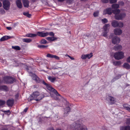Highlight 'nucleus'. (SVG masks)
I'll return each instance as SVG.
<instances>
[{
	"label": "nucleus",
	"instance_id": "obj_1",
	"mask_svg": "<svg viewBox=\"0 0 130 130\" xmlns=\"http://www.w3.org/2000/svg\"><path fill=\"white\" fill-rule=\"evenodd\" d=\"M86 121L84 118L81 117L71 124L68 125L65 124L62 126L65 129H69L71 130H88L87 127L83 124Z\"/></svg>",
	"mask_w": 130,
	"mask_h": 130
},
{
	"label": "nucleus",
	"instance_id": "obj_2",
	"mask_svg": "<svg viewBox=\"0 0 130 130\" xmlns=\"http://www.w3.org/2000/svg\"><path fill=\"white\" fill-rule=\"evenodd\" d=\"M44 97V95L42 94H39L38 91L34 92L28 99V101H31L32 100H35L37 101L41 100Z\"/></svg>",
	"mask_w": 130,
	"mask_h": 130
},
{
	"label": "nucleus",
	"instance_id": "obj_61",
	"mask_svg": "<svg viewBox=\"0 0 130 130\" xmlns=\"http://www.w3.org/2000/svg\"><path fill=\"white\" fill-rule=\"evenodd\" d=\"M66 56H68V57H69V58H70V56L69 55H68V54L66 55Z\"/></svg>",
	"mask_w": 130,
	"mask_h": 130
},
{
	"label": "nucleus",
	"instance_id": "obj_18",
	"mask_svg": "<svg viewBox=\"0 0 130 130\" xmlns=\"http://www.w3.org/2000/svg\"><path fill=\"white\" fill-rule=\"evenodd\" d=\"M122 47L120 45H118L115 46L113 48V49L115 51H121L122 49Z\"/></svg>",
	"mask_w": 130,
	"mask_h": 130
},
{
	"label": "nucleus",
	"instance_id": "obj_50",
	"mask_svg": "<svg viewBox=\"0 0 130 130\" xmlns=\"http://www.w3.org/2000/svg\"><path fill=\"white\" fill-rule=\"evenodd\" d=\"M0 12L1 14H3L5 13V11L4 10L1 9L0 11Z\"/></svg>",
	"mask_w": 130,
	"mask_h": 130
},
{
	"label": "nucleus",
	"instance_id": "obj_12",
	"mask_svg": "<svg viewBox=\"0 0 130 130\" xmlns=\"http://www.w3.org/2000/svg\"><path fill=\"white\" fill-rule=\"evenodd\" d=\"M113 10L111 8H109L104 10L103 11V14H110L112 12Z\"/></svg>",
	"mask_w": 130,
	"mask_h": 130
},
{
	"label": "nucleus",
	"instance_id": "obj_39",
	"mask_svg": "<svg viewBox=\"0 0 130 130\" xmlns=\"http://www.w3.org/2000/svg\"><path fill=\"white\" fill-rule=\"evenodd\" d=\"M123 106L124 108L127 110H128L130 107H129V105L127 104H124L123 105Z\"/></svg>",
	"mask_w": 130,
	"mask_h": 130
},
{
	"label": "nucleus",
	"instance_id": "obj_38",
	"mask_svg": "<svg viewBox=\"0 0 130 130\" xmlns=\"http://www.w3.org/2000/svg\"><path fill=\"white\" fill-rule=\"evenodd\" d=\"M46 43L47 41L44 39H42L40 41V43L42 44H45Z\"/></svg>",
	"mask_w": 130,
	"mask_h": 130
},
{
	"label": "nucleus",
	"instance_id": "obj_21",
	"mask_svg": "<svg viewBox=\"0 0 130 130\" xmlns=\"http://www.w3.org/2000/svg\"><path fill=\"white\" fill-rule=\"evenodd\" d=\"M46 39L50 41H54L57 40V38L56 37H49L46 38Z\"/></svg>",
	"mask_w": 130,
	"mask_h": 130
},
{
	"label": "nucleus",
	"instance_id": "obj_51",
	"mask_svg": "<svg viewBox=\"0 0 130 130\" xmlns=\"http://www.w3.org/2000/svg\"><path fill=\"white\" fill-rule=\"evenodd\" d=\"M126 61L128 62H130V56L127 58Z\"/></svg>",
	"mask_w": 130,
	"mask_h": 130
},
{
	"label": "nucleus",
	"instance_id": "obj_3",
	"mask_svg": "<svg viewBox=\"0 0 130 130\" xmlns=\"http://www.w3.org/2000/svg\"><path fill=\"white\" fill-rule=\"evenodd\" d=\"M124 53L120 51L115 53L114 57L115 58L118 60L121 59L124 57Z\"/></svg>",
	"mask_w": 130,
	"mask_h": 130
},
{
	"label": "nucleus",
	"instance_id": "obj_22",
	"mask_svg": "<svg viewBox=\"0 0 130 130\" xmlns=\"http://www.w3.org/2000/svg\"><path fill=\"white\" fill-rule=\"evenodd\" d=\"M11 37L9 36H5L2 37L0 40L1 41H3L5 40H7L9 39Z\"/></svg>",
	"mask_w": 130,
	"mask_h": 130
},
{
	"label": "nucleus",
	"instance_id": "obj_26",
	"mask_svg": "<svg viewBox=\"0 0 130 130\" xmlns=\"http://www.w3.org/2000/svg\"><path fill=\"white\" fill-rule=\"evenodd\" d=\"M110 26L109 24H106L103 27L104 30L108 31L109 30V27Z\"/></svg>",
	"mask_w": 130,
	"mask_h": 130
},
{
	"label": "nucleus",
	"instance_id": "obj_16",
	"mask_svg": "<svg viewBox=\"0 0 130 130\" xmlns=\"http://www.w3.org/2000/svg\"><path fill=\"white\" fill-rule=\"evenodd\" d=\"M22 2L25 7L27 8L29 6V1L28 0H23Z\"/></svg>",
	"mask_w": 130,
	"mask_h": 130
},
{
	"label": "nucleus",
	"instance_id": "obj_34",
	"mask_svg": "<svg viewBox=\"0 0 130 130\" xmlns=\"http://www.w3.org/2000/svg\"><path fill=\"white\" fill-rule=\"evenodd\" d=\"M38 47L40 48H47L48 46V45H38Z\"/></svg>",
	"mask_w": 130,
	"mask_h": 130
},
{
	"label": "nucleus",
	"instance_id": "obj_13",
	"mask_svg": "<svg viewBox=\"0 0 130 130\" xmlns=\"http://www.w3.org/2000/svg\"><path fill=\"white\" fill-rule=\"evenodd\" d=\"M36 35L41 37H44L47 36V33L46 32L44 33L43 32H38Z\"/></svg>",
	"mask_w": 130,
	"mask_h": 130
},
{
	"label": "nucleus",
	"instance_id": "obj_63",
	"mask_svg": "<svg viewBox=\"0 0 130 130\" xmlns=\"http://www.w3.org/2000/svg\"><path fill=\"white\" fill-rule=\"evenodd\" d=\"M2 130H8L6 128H4Z\"/></svg>",
	"mask_w": 130,
	"mask_h": 130
},
{
	"label": "nucleus",
	"instance_id": "obj_46",
	"mask_svg": "<svg viewBox=\"0 0 130 130\" xmlns=\"http://www.w3.org/2000/svg\"><path fill=\"white\" fill-rule=\"evenodd\" d=\"M110 3L112 4L117 2V0H109Z\"/></svg>",
	"mask_w": 130,
	"mask_h": 130
},
{
	"label": "nucleus",
	"instance_id": "obj_10",
	"mask_svg": "<svg viewBox=\"0 0 130 130\" xmlns=\"http://www.w3.org/2000/svg\"><path fill=\"white\" fill-rule=\"evenodd\" d=\"M113 32L115 35H119L122 34V30L120 28H116L114 29Z\"/></svg>",
	"mask_w": 130,
	"mask_h": 130
},
{
	"label": "nucleus",
	"instance_id": "obj_4",
	"mask_svg": "<svg viewBox=\"0 0 130 130\" xmlns=\"http://www.w3.org/2000/svg\"><path fill=\"white\" fill-rule=\"evenodd\" d=\"M15 79L11 77L6 76L4 77L3 80L5 83L8 84H12L14 81Z\"/></svg>",
	"mask_w": 130,
	"mask_h": 130
},
{
	"label": "nucleus",
	"instance_id": "obj_43",
	"mask_svg": "<svg viewBox=\"0 0 130 130\" xmlns=\"http://www.w3.org/2000/svg\"><path fill=\"white\" fill-rule=\"evenodd\" d=\"M99 14V12L98 11H96L94 13L93 15L94 17H96L98 16Z\"/></svg>",
	"mask_w": 130,
	"mask_h": 130
},
{
	"label": "nucleus",
	"instance_id": "obj_32",
	"mask_svg": "<svg viewBox=\"0 0 130 130\" xmlns=\"http://www.w3.org/2000/svg\"><path fill=\"white\" fill-rule=\"evenodd\" d=\"M7 87L6 86H0V90H7Z\"/></svg>",
	"mask_w": 130,
	"mask_h": 130
},
{
	"label": "nucleus",
	"instance_id": "obj_8",
	"mask_svg": "<svg viewBox=\"0 0 130 130\" xmlns=\"http://www.w3.org/2000/svg\"><path fill=\"white\" fill-rule=\"evenodd\" d=\"M46 87L48 90L52 92H53L56 95V96H57L58 95L60 96V95L58 93L57 91L56 90L53 88L51 87V86L50 85L48 84V86H46Z\"/></svg>",
	"mask_w": 130,
	"mask_h": 130
},
{
	"label": "nucleus",
	"instance_id": "obj_48",
	"mask_svg": "<svg viewBox=\"0 0 130 130\" xmlns=\"http://www.w3.org/2000/svg\"><path fill=\"white\" fill-rule=\"evenodd\" d=\"M74 0H67V2L69 3H72Z\"/></svg>",
	"mask_w": 130,
	"mask_h": 130
},
{
	"label": "nucleus",
	"instance_id": "obj_58",
	"mask_svg": "<svg viewBox=\"0 0 130 130\" xmlns=\"http://www.w3.org/2000/svg\"><path fill=\"white\" fill-rule=\"evenodd\" d=\"M3 112H6L7 113H10V111L9 110H7V111H3Z\"/></svg>",
	"mask_w": 130,
	"mask_h": 130
},
{
	"label": "nucleus",
	"instance_id": "obj_35",
	"mask_svg": "<svg viewBox=\"0 0 130 130\" xmlns=\"http://www.w3.org/2000/svg\"><path fill=\"white\" fill-rule=\"evenodd\" d=\"M118 27H120L122 28L123 27V23L121 22H120L118 23Z\"/></svg>",
	"mask_w": 130,
	"mask_h": 130
},
{
	"label": "nucleus",
	"instance_id": "obj_37",
	"mask_svg": "<svg viewBox=\"0 0 130 130\" xmlns=\"http://www.w3.org/2000/svg\"><path fill=\"white\" fill-rule=\"evenodd\" d=\"M87 58L89 59L90 58L92 57L93 56L92 53H91L89 54H86Z\"/></svg>",
	"mask_w": 130,
	"mask_h": 130
},
{
	"label": "nucleus",
	"instance_id": "obj_6",
	"mask_svg": "<svg viewBox=\"0 0 130 130\" xmlns=\"http://www.w3.org/2000/svg\"><path fill=\"white\" fill-rule=\"evenodd\" d=\"M10 3L8 0H4L3 2V7L6 10H8L10 8Z\"/></svg>",
	"mask_w": 130,
	"mask_h": 130
},
{
	"label": "nucleus",
	"instance_id": "obj_25",
	"mask_svg": "<svg viewBox=\"0 0 130 130\" xmlns=\"http://www.w3.org/2000/svg\"><path fill=\"white\" fill-rule=\"evenodd\" d=\"M123 67L127 70H128L130 69V65L127 63H124Z\"/></svg>",
	"mask_w": 130,
	"mask_h": 130
},
{
	"label": "nucleus",
	"instance_id": "obj_7",
	"mask_svg": "<svg viewBox=\"0 0 130 130\" xmlns=\"http://www.w3.org/2000/svg\"><path fill=\"white\" fill-rule=\"evenodd\" d=\"M106 100L110 104H113L116 102V101L114 98L109 95H107L106 96Z\"/></svg>",
	"mask_w": 130,
	"mask_h": 130
},
{
	"label": "nucleus",
	"instance_id": "obj_30",
	"mask_svg": "<svg viewBox=\"0 0 130 130\" xmlns=\"http://www.w3.org/2000/svg\"><path fill=\"white\" fill-rule=\"evenodd\" d=\"M22 40L23 42L26 43H29L31 41L30 39L24 38Z\"/></svg>",
	"mask_w": 130,
	"mask_h": 130
},
{
	"label": "nucleus",
	"instance_id": "obj_24",
	"mask_svg": "<svg viewBox=\"0 0 130 130\" xmlns=\"http://www.w3.org/2000/svg\"><path fill=\"white\" fill-rule=\"evenodd\" d=\"M48 78L52 83L54 82L56 79V77H52L50 76H48Z\"/></svg>",
	"mask_w": 130,
	"mask_h": 130
},
{
	"label": "nucleus",
	"instance_id": "obj_36",
	"mask_svg": "<svg viewBox=\"0 0 130 130\" xmlns=\"http://www.w3.org/2000/svg\"><path fill=\"white\" fill-rule=\"evenodd\" d=\"M12 48L14 49L15 50H20V47L18 46H12Z\"/></svg>",
	"mask_w": 130,
	"mask_h": 130
},
{
	"label": "nucleus",
	"instance_id": "obj_41",
	"mask_svg": "<svg viewBox=\"0 0 130 130\" xmlns=\"http://www.w3.org/2000/svg\"><path fill=\"white\" fill-rule=\"evenodd\" d=\"M46 33H47V36L48 35L53 36H54V34L52 32H46Z\"/></svg>",
	"mask_w": 130,
	"mask_h": 130
},
{
	"label": "nucleus",
	"instance_id": "obj_28",
	"mask_svg": "<svg viewBox=\"0 0 130 130\" xmlns=\"http://www.w3.org/2000/svg\"><path fill=\"white\" fill-rule=\"evenodd\" d=\"M37 36L36 34H29L26 35V36L28 37H34Z\"/></svg>",
	"mask_w": 130,
	"mask_h": 130
},
{
	"label": "nucleus",
	"instance_id": "obj_49",
	"mask_svg": "<svg viewBox=\"0 0 130 130\" xmlns=\"http://www.w3.org/2000/svg\"><path fill=\"white\" fill-rule=\"evenodd\" d=\"M126 123L128 124H130V119H128L126 121Z\"/></svg>",
	"mask_w": 130,
	"mask_h": 130
},
{
	"label": "nucleus",
	"instance_id": "obj_57",
	"mask_svg": "<svg viewBox=\"0 0 130 130\" xmlns=\"http://www.w3.org/2000/svg\"><path fill=\"white\" fill-rule=\"evenodd\" d=\"M71 59L72 60H74V58H73V57H72L70 56V57L69 58Z\"/></svg>",
	"mask_w": 130,
	"mask_h": 130
},
{
	"label": "nucleus",
	"instance_id": "obj_20",
	"mask_svg": "<svg viewBox=\"0 0 130 130\" xmlns=\"http://www.w3.org/2000/svg\"><path fill=\"white\" fill-rule=\"evenodd\" d=\"M7 104L9 106H12L14 103V100H8L7 102Z\"/></svg>",
	"mask_w": 130,
	"mask_h": 130
},
{
	"label": "nucleus",
	"instance_id": "obj_40",
	"mask_svg": "<svg viewBox=\"0 0 130 130\" xmlns=\"http://www.w3.org/2000/svg\"><path fill=\"white\" fill-rule=\"evenodd\" d=\"M108 31L104 30L103 33V36L105 37H106L107 36V34Z\"/></svg>",
	"mask_w": 130,
	"mask_h": 130
},
{
	"label": "nucleus",
	"instance_id": "obj_53",
	"mask_svg": "<svg viewBox=\"0 0 130 130\" xmlns=\"http://www.w3.org/2000/svg\"><path fill=\"white\" fill-rule=\"evenodd\" d=\"M47 130H54L53 128L52 127L48 128Z\"/></svg>",
	"mask_w": 130,
	"mask_h": 130
},
{
	"label": "nucleus",
	"instance_id": "obj_31",
	"mask_svg": "<svg viewBox=\"0 0 130 130\" xmlns=\"http://www.w3.org/2000/svg\"><path fill=\"white\" fill-rule=\"evenodd\" d=\"M113 64L115 66H118L121 63V62L120 61H114L113 62Z\"/></svg>",
	"mask_w": 130,
	"mask_h": 130
},
{
	"label": "nucleus",
	"instance_id": "obj_52",
	"mask_svg": "<svg viewBox=\"0 0 130 130\" xmlns=\"http://www.w3.org/2000/svg\"><path fill=\"white\" fill-rule=\"evenodd\" d=\"M102 2L103 3H107L108 2V0H102Z\"/></svg>",
	"mask_w": 130,
	"mask_h": 130
},
{
	"label": "nucleus",
	"instance_id": "obj_45",
	"mask_svg": "<svg viewBox=\"0 0 130 130\" xmlns=\"http://www.w3.org/2000/svg\"><path fill=\"white\" fill-rule=\"evenodd\" d=\"M5 103V101L2 100H0V106L4 105Z\"/></svg>",
	"mask_w": 130,
	"mask_h": 130
},
{
	"label": "nucleus",
	"instance_id": "obj_9",
	"mask_svg": "<svg viewBox=\"0 0 130 130\" xmlns=\"http://www.w3.org/2000/svg\"><path fill=\"white\" fill-rule=\"evenodd\" d=\"M32 78L36 82L41 83L42 82V80L40 79L35 74H32Z\"/></svg>",
	"mask_w": 130,
	"mask_h": 130
},
{
	"label": "nucleus",
	"instance_id": "obj_59",
	"mask_svg": "<svg viewBox=\"0 0 130 130\" xmlns=\"http://www.w3.org/2000/svg\"><path fill=\"white\" fill-rule=\"evenodd\" d=\"M57 0L58 2H62L64 1V0Z\"/></svg>",
	"mask_w": 130,
	"mask_h": 130
},
{
	"label": "nucleus",
	"instance_id": "obj_64",
	"mask_svg": "<svg viewBox=\"0 0 130 130\" xmlns=\"http://www.w3.org/2000/svg\"><path fill=\"white\" fill-rule=\"evenodd\" d=\"M127 110L129 111L130 112V107Z\"/></svg>",
	"mask_w": 130,
	"mask_h": 130
},
{
	"label": "nucleus",
	"instance_id": "obj_14",
	"mask_svg": "<svg viewBox=\"0 0 130 130\" xmlns=\"http://www.w3.org/2000/svg\"><path fill=\"white\" fill-rule=\"evenodd\" d=\"M46 56L48 58H54L57 60H59V57L50 54H47L46 55Z\"/></svg>",
	"mask_w": 130,
	"mask_h": 130
},
{
	"label": "nucleus",
	"instance_id": "obj_27",
	"mask_svg": "<svg viewBox=\"0 0 130 130\" xmlns=\"http://www.w3.org/2000/svg\"><path fill=\"white\" fill-rule=\"evenodd\" d=\"M120 10L119 9H116L114 10H113L112 12L115 15H118L120 13Z\"/></svg>",
	"mask_w": 130,
	"mask_h": 130
},
{
	"label": "nucleus",
	"instance_id": "obj_23",
	"mask_svg": "<svg viewBox=\"0 0 130 130\" xmlns=\"http://www.w3.org/2000/svg\"><path fill=\"white\" fill-rule=\"evenodd\" d=\"M120 129V130H130V126H122Z\"/></svg>",
	"mask_w": 130,
	"mask_h": 130
},
{
	"label": "nucleus",
	"instance_id": "obj_54",
	"mask_svg": "<svg viewBox=\"0 0 130 130\" xmlns=\"http://www.w3.org/2000/svg\"><path fill=\"white\" fill-rule=\"evenodd\" d=\"M6 28L7 29L9 30H10L12 29V28L10 27H7Z\"/></svg>",
	"mask_w": 130,
	"mask_h": 130
},
{
	"label": "nucleus",
	"instance_id": "obj_33",
	"mask_svg": "<svg viewBox=\"0 0 130 130\" xmlns=\"http://www.w3.org/2000/svg\"><path fill=\"white\" fill-rule=\"evenodd\" d=\"M23 14L24 15L28 18H30L31 16V15L29 14L28 12H24L23 13Z\"/></svg>",
	"mask_w": 130,
	"mask_h": 130
},
{
	"label": "nucleus",
	"instance_id": "obj_29",
	"mask_svg": "<svg viewBox=\"0 0 130 130\" xmlns=\"http://www.w3.org/2000/svg\"><path fill=\"white\" fill-rule=\"evenodd\" d=\"M111 7L113 9L118 8L119 7V5L118 4H115L112 5Z\"/></svg>",
	"mask_w": 130,
	"mask_h": 130
},
{
	"label": "nucleus",
	"instance_id": "obj_19",
	"mask_svg": "<svg viewBox=\"0 0 130 130\" xmlns=\"http://www.w3.org/2000/svg\"><path fill=\"white\" fill-rule=\"evenodd\" d=\"M118 22L116 20H113L111 23L112 26L114 27H118Z\"/></svg>",
	"mask_w": 130,
	"mask_h": 130
},
{
	"label": "nucleus",
	"instance_id": "obj_62",
	"mask_svg": "<svg viewBox=\"0 0 130 130\" xmlns=\"http://www.w3.org/2000/svg\"><path fill=\"white\" fill-rule=\"evenodd\" d=\"M2 4L0 2V7H1L2 6Z\"/></svg>",
	"mask_w": 130,
	"mask_h": 130
},
{
	"label": "nucleus",
	"instance_id": "obj_44",
	"mask_svg": "<svg viewBox=\"0 0 130 130\" xmlns=\"http://www.w3.org/2000/svg\"><path fill=\"white\" fill-rule=\"evenodd\" d=\"M82 59H85L87 58L86 55L83 54L81 57Z\"/></svg>",
	"mask_w": 130,
	"mask_h": 130
},
{
	"label": "nucleus",
	"instance_id": "obj_55",
	"mask_svg": "<svg viewBox=\"0 0 130 130\" xmlns=\"http://www.w3.org/2000/svg\"><path fill=\"white\" fill-rule=\"evenodd\" d=\"M120 77H121V76H117L116 77L115 79H117L120 78Z\"/></svg>",
	"mask_w": 130,
	"mask_h": 130
},
{
	"label": "nucleus",
	"instance_id": "obj_56",
	"mask_svg": "<svg viewBox=\"0 0 130 130\" xmlns=\"http://www.w3.org/2000/svg\"><path fill=\"white\" fill-rule=\"evenodd\" d=\"M28 109V108H25V109H24V112H26L27 109Z\"/></svg>",
	"mask_w": 130,
	"mask_h": 130
},
{
	"label": "nucleus",
	"instance_id": "obj_11",
	"mask_svg": "<svg viewBox=\"0 0 130 130\" xmlns=\"http://www.w3.org/2000/svg\"><path fill=\"white\" fill-rule=\"evenodd\" d=\"M120 41V38L116 36L113 38L112 40V43L114 44L118 43Z\"/></svg>",
	"mask_w": 130,
	"mask_h": 130
},
{
	"label": "nucleus",
	"instance_id": "obj_42",
	"mask_svg": "<svg viewBox=\"0 0 130 130\" xmlns=\"http://www.w3.org/2000/svg\"><path fill=\"white\" fill-rule=\"evenodd\" d=\"M102 21L103 23L105 24L107 23L108 22V21L106 19L104 18L102 20Z\"/></svg>",
	"mask_w": 130,
	"mask_h": 130
},
{
	"label": "nucleus",
	"instance_id": "obj_47",
	"mask_svg": "<svg viewBox=\"0 0 130 130\" xmlns=\"http://www.w3.org/2000/svg\"><path fill=\"white\" fill-rule=\"evenodd\" d=\"M41 83H42L43 84L45 85L46 86H48V84L46 83L43 80H42V82Z\"/></svg>",
	"mask_w": 130,
	"mask_h": 130
},
{
	"label": "nucleus",
	"instance_id": "obj_17",
	"mask_svg": "<svg viewBox=\"0 0 130 130\" xmlns=\"http://www.w3.org/2000/svg\"><path fill=\"white\" fill-rule=\"evenodd\" d=\"M16 3L17 7L19 8H22V4L20 0H17L16 1Z\"/></svg>",
	"mask_w": 130,
	"mask_h": 130
},
{
	"label": "nucleus",
	"instance_id": "obj_60",
	"mask_svg": "<svg viewBox=\"0 0 130 130\" xmlns=\"http://www.w3.org/2000/svg\"><path fill=\"white\" fill-rule=\"evenodd\" d=\"M66 56H68V57H69V58H70V56L69 55H68V54L66 55Z\"/></svg>",
	"mask_w": 130,
	"mask_h": 130
},
{
	"label": "nucleus",
	"instance_id": "obj_15",
	"mask_svg": "<svg viewBox=\"0 0 130 130\" xmlns=\"http://www.w3.org/2000/svg\"><path fill=\"white\" fill-rule=\"evenodd\" d=\"M70 111V108L69 107H66L64 109V117L67 115L68 113Z\"/></svg>",
	"mask_w": 130,
	"mask_h": 130
},
{
	"label": "nucleus",
	"instance_id": "obj_5",
	"mask_svg": "<svg viewBox=\"0 0 130 130\" xmlns=\"http://www.w3.org/2000/svg\"><path fill=\"white\" fill-rule=\"evenodd\" d=\"M126 16V14L125 12H122L118 15H115V19L118 20H122Z\"/></svg>",
	"mask_w": 130,
	"mask_h": 130
}]
</instances>
